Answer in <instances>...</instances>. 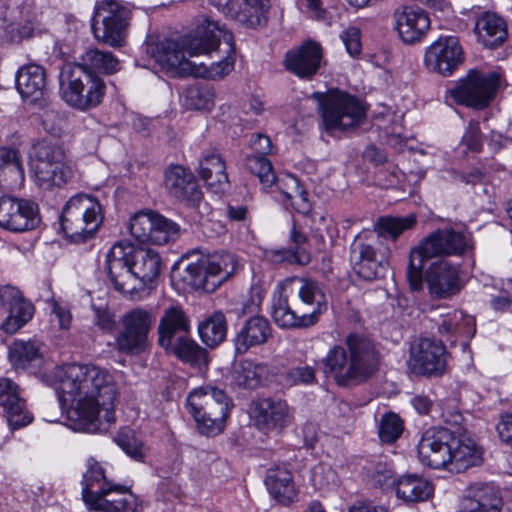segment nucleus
Masks as SVG:
<instances>
[{
  "mask_svg": "<svg viewBox=\"0 0 512 512\" xmlns=\"http://www.w3.org/2000/svg\"><path fill=\"white\" fill-rule=\"evenodd\" d=\"M117 445L132 459L142 462L146 456V446L130 428H122L115 436Z\"/></svg>",
  "mask_w": 512,
  "mask_h": 512,
  "instance_id": "47",
  "label": "nucleus"
},
{
  "mask_svg": "<svg viewBox=\"0 0 512 512\" xmlns=\"http://www.w3.org/2000/svg\"><path fill=\"white\" fill-rule=\"evenodd\" d=\"M25 182L24 168L18 150L0 148V187L9 191L20 189Z\"/></svg>",
  "mask_w": 512,
  "mask_h": 512,
  "instance_id": "34",
  "label": "nucleus"
},
{
  "mask_svg": "<svg viewBox=\"0 0 512 512\" xmlns=\"http://www.w3.org/2000/svg\"><path fill=\"white\" fill-rule=\"evenodd\" d=\"M155 317L144 308H134L120 319V329L115 337V349L127 355H139L151 346L150 332Z\"/></svg>",
  "mask_w": 512,
  "mask_h": 512,
  "instance_id": "14",
  "label": "nucleus"
},
{
  "mask_svg": "<svg viewBox=\"0 0 512 512\" xmlns=\"http://www.w3.org/2000/svg\"><path fill=\"white\" fill-rule=\"evenodd\" d=\"M31 171L35 184L44 190L63 187L73 177L63 148L45 140L34 146Z\"/></svg>",
  "mask_w": 512,
  "mask_h": 512,
  "instance_id": "9",
  "label": "nucleus"
},
{
  "mask_svg": "<svg viewBox=\"0 0 512 512\" xmlns=\"http://www.w3.org/2000/svg\"><path fill=\"white\" fill-rule=\"evenodd\" d=\"M350 259L355 273L366 281L383 277L387 269V263L377 258L373 245L363 242L360 235L351 244Z\"/></svg>",
  "mask_w": 512,
  "mask_h": 512,
  "instance_id": "26",
  "label": "nucleus"
},
{
  "mask_svg": "<svg viewBox=\"0 0 512 512\" xmlns=\"http://www.w3.org/2000/svg\"><path fill=\"white\" fill-rule=\"evenodd\" d=\"M198 332L201 340L209 347H216L224 341L227 335V322L224 314L216 311L206 317L199 325Z\"/></svg>",
  "mask_w": 512,
  "mask_h": 512,
  "instance_id": "46",
  "label": "nucleus"
},
{
  "mask_svg": "<svg viewBox=\"0 0 512 512\" xmlns=\"http://www.w3.org/2000/svg\"><path fill=\"white\" fill-rule=\"evenodd\" d=\"M291 206L301 214H307L311 209V204L307 197V192L300 186L297 192L287 200Z\"/></svg>",
  "mask_w": 512,
  "mask_h": 512,
  "instance_id": "64",
  "label": "nucleus"
},
{
  "mask_svg": "<svg viewBox=\"0 0 512 512\" xmlns=\"http://www.w3.org/2000/svg\"><path fill=\"white\" fill-rule=\"evenodd\" d=\"M310 98L318 105L320 128L330 135L358 127L366 116L365 104L358 97L340 89L313 92Z\"/></svg>",
  "mask_w": 512,
  "mask_h": 512,
  "instance_id": "6",
  "label": "nucleus"
},
{
  "mask_svg": "<svg viewBox=\"0 0 512 512\" xmlns=\"http://www.w3.org/2000/svg\"><path fill=\"white\" fill-rule=\"evenodd\" d=\"M254 421L258 429L279 435L292 420V412L285 401L270 398L261 399L255 404Z\"/></svg>",
  "mask_w": 512,
  "mask_h": 512,
  "instance_id": "25",
  "label": "nucleus"
},
{
  "mask_svg": "<svg viewBox=\"0 0 512 512\" xmlns=\"http://www.w3.org/2000/svg\"><path fill=\"white\" fill-rule=\"evenodd\" d=\"M137 499L126 488L112 484V489L103 496H98L95 502H90V509L101 512H135Z\"/></svg>",
  "mask_w": 512,
  "mask_h": 512,
  "instance_id": "37",
  "label": "nucleus"
},
{
  "mask_svg": "<svg viewBox=\"0 0 512 512\" xmlns=\"http://www.w3.org/2000/svg\"><path fill=\"white\" fill-rule=\"evenodd\" d=\"M462 503V512H500L502 499L498 490L487 483L471 485Z\"/></svg>",
  "mask_w": 512,
  "mask_h": 512,
  "instance_id": "32",
  "label": "nucleus"
},
{
  "mask_svg": "<svg viewBox=\"0 0 512 512\" xmlns=\"http://www.w3.org/2000/svg\"><path fill=\"white\" fill-rule=\"evenodd\" d=\"M393 19L395 30L406 44L422 41L430 30L428 11L417 3L398 7L394 11Z\"/></svg>",
  "mask_w": 512,
  "mask_h": 512,
  "instance_id": "20",
  "label": "nucleus"
},
{
  "mask_svg": "<svg viewBox=\"0 0 512 512\" xmlns=\"http://www.w3.org/2000/svg\"><path fill=\"white\" fill-rule=\"evenodd\" d=\"M473 249L469 235L452 228L437 229L428 234L409 255L407 279L413 290L423 282V269L428 260L445 256H462Z\"/></svg>",
  "mask_w": 512,
  "mask_h": 512,
  "instance_id": "5",
  "label": "nucleus"
},
{
  "mask_svg": "<svg viewBox=\"0 0 512 512\" xmlns=\"http://www.w3.org/2000/svg\"><path fill=\"white\" fill-rule=\"evenodd\" d=\"M269 369L266 364L243 360L234 367L233 383L239 387L254 389L267 380Z\"/></svg>",
  "mask_w": 512,
  "mask_h": 512,
  "instance_id": "43",
  "label": "nucleus"
},
{
  "mask_svg": "<svg viewBox=\"0 0 512 512\" xmlns=\"http://www.w3.org/2000/svg\"><path fill=\"white\" fill-rule=\"evenodd\" d=\"M403 431V423L394 413L385 414L379 425V437L382 442L393 443Z\"/></svg>",
  "mask_w": 512,
  "mask_h": 512,
  "instance_id": "54",
  "label": "nucleus"
},
{
  "mask_svg": "<svg viewBox=\"0 0 512 512\" xmlns=\"http://www.w3.org/2000/svg\"><path fill=\"white\" fill-rule=\"evenodd\" d=\"M0 308L8 313L1 324V330L7 334L16 333L34 315L33 304L26 300L16 287L10 285L0 287Z\"/></svg>",
  "mask_w": 512,
  "mask_h": 512,
  "instance_id": "22",
  "label": "nucleus"
},
{
  "mask_svg": "<svg viewBox=\"0 0 512 512\" xmlns=\"http://www.w3.org/2000/svg\"><path fill=\"white\" fill-rule=\"evenodd\" d=\"M288 375L296 384H310L315 380V370L310 366H299L292 368Z\"/></svg>",
  "mask_w": 512,
  "mask_h": 512,
  "instance_id": "62",
  "label": "nucleus"
},
{
  "mask_svg": "<svg viewBox=\"0 0 512 512\" xmlns=\"http://www.w3.org/2000/svg\"><path fill=\"white\" fill-rule=\"evenodd\" d=\"M273 186H275V188L283 194L286 200H288L294 192L298 191L300 184L296 177L292 175H284L281 177L276 176Z\"/></svg>",
  "mask_w": 512,
  "mask_h": 512,
  "instance_id": "59",
  "label": "nucleus"
},
{
  "mask_svg": "<svg viewBox=\"0 0 512 512\" xmlns=\"http://www.w3.org/2000/svg\"><path fill=\"white\" fill-rule=\"evenodd\" d=\"M497 431L501 441L512 448V410L501 416Z\"/></svg>",
  "mask_w": 512,
  "mask_h": 512,
  "instance_id": "61",
  "label": "nucleus"
},
{
  "mask_svg": "<svg viewBox=\"0 0 512 512\" xmlns=\"http://www.w3.org/2000/svg\"><path fill=\"white\" fill-rule=\"evenodd\" d=\"M451 439L449 428H429L421 436L417 445L419 461L433 469H443L447 466V448Z\"/></svg>",
  "mask_w": 512,
  "mask_h": 512,
  "instance_id": "23",
  "label": "nucleus"
},
{
  "mask_svg": "<svg viewBox=\"0 0 512 512\" xmlns=\"http://www.w3.org/2000/svg\"><path fill=\"white\" fill-rule=\"evenodd\" d=\"M158 343L160 346H171V341L178 336L189 334L190 320L179 304L165 307L158 323Z\"/></svg>",
  "mask_w": 512,
  "mask_h": 512,
  "instance_id": "30",
  "label": "nucleus"
},
{
  "mask_svg": "<svg viewBox=\"0 0 512 512\" xmlns=\"http://www.w3.org/2000/svg\"><path fill=\"white\" fill-rule=\"evenodd\" d=\"M474 325L473 318L460 310H453L442 316L439 331L447 334H468Z\"/></svg>",
  "mask_w": 512,
  "mask_h": 512,
  "instance_id": "50",
  "label": "nucleus"
},
{
  "mask_svg": "<svg viewBox=\"0 0 512 512\" xmlns=\"http://www.w3.org/2000/svg\"><path fill=\"white\" fill-rule=\"evenodd\" d=\"M162 261L153 249H136L126 242H117L106 255V270L115 290L123 294L151 288L159 277Z\"/></svg>",
  "mask_w": 512,
  "mask_h": 512,
  "instance_id": "3",
  "label": "nucleus"
},
{
  "mask_svg": "<svg viewBox=\"0 0 512 512\" xmlns=\"http://www.w3.org/2000/svg\"><path fill=\"white\" fill-rule=\"evenodd\" d=\"M345 344L349 357L342 346H333L322 359L324 373L342 386L366 381L379 366L374 343L363 334L352 333L345 338Z\"/></svg>",
  "mask_w": 512,
  "mask_h": 512,
  "instance_id": "4",
  "label": "nucleus"
},
{
  "mask_svg": "<svg viewBox=\"0 0 512 512\" xmlns=\"http://www.w3.org/2000/svg\"><path fill=\"white\" fill-rule=\"evenodd\" d=\"M164 184L172 197L191 206L198 204L202 198L195 176L183 166L169 167L165 172Z\"/></svg>",
  "mask_w": 512,
  "mask_h": 512,
  "instance_id": "27",
  "label": "nucleus"
},
{
  "mask_svg": "<svg viewBox=\"0 0 512 512\" xmlns=\"http://www.w3.org/2000/svg\"><path fill=\"white\" fill-rule=\"evenodd\" d=\"M185 267L184 281L191 287L207 293L214 292L236 270V259L230 253L198 255Z\"/></svg>",
  "mask_w": 512,
  "mask_h": 512,
  "instance_id": "11",
  "label": "nucleus"
},
{
  "mask_svg": "<svg viewBox=\"0 0 512 512\" xmlns=\"http://www.w3.org/2000/svg\"><path fill=\"white\" fill-rule=\"evenodd\" d=\"M161 347L181 362L193 368L201 370L208 365L209 359L207 350L193 340L189 334L178 336L171 341V346Z\"/></svg>",
  "mask_w": 512,
  "mask_h": 512,
  "instance_id": "35",
  "label": "nucleus"
},
{
  "mask_svg": "<svg viewBox=\"0 0 512 512\" xmlns=\"http://www.w3.org/2000/svg\"><path fill=\"white\" fill-rule=\"evenodd\" d=\"M112 489V484L107 481L102 466L94 459L87 460V470L82 480V497L88 505L95 502L98 496L107 494Z\"/></svg>",
  "mask_w": 512,
  "mask_h": 512,
  "instance_id": "38",
  "label": "nucleus"
},
{
  "mask_svg": "<svg viewBox=\"0 0 512 512\" xmlns=\"http://www.w3.org/2000/svg\"><path fill=\"white\" fill-rule=\"evenodd\" d=\"M271 315L281 328H305L315 324V313H302L298 315L288 303L286 296L279 294L273 297Z\"/></svg>",
  "mask_w": 512,
  "mask_h": 512,
  "instance_id": "36",
  "label": "nucleus"
},
{
  "mask_svg": "<svg viewBox=\"0 0 512 512\" xmlns=\"http://www.w3.org/2000/svg\"><path fill=\"white\" fill-rule=\"evenodd\" d=\"M59 81L63 100L79 110L98 106L106 92L105 82L100 76L71 62L63 65Z\"/></svg>",
  "mask_w": 512,
  "mask_h": 512,
  "instance_id": "8",
  "label": "nucleus"
},
{
  "mask_svg": "<svg viewBox=\"0 0 512 512\" xmlns=\"http://www.w3.org/2000/svg\"><path fill=\"white\" fill-rule=\"evenodd\" d=\"M131 235L141 243L163 245L177 233V225L153 212L136 213L130 220Z\"/></svg>",
  "mask_w": 512,
  "mask_h": 512,
  "instance_id": "19",
  "label": "nucleus"
},
{
  "mask_svg": "<svg viewBox=\"0 0 512 512\" xmlns=\"http://www.w3.org/2000/svg\"><path fill=\"white\" fill-rule=\"evenodd\" d=\"M3 412L11 430L23 428L33 420L32 414L26 409L25 402L19 395L3 407Z\"/></svg>",
  "mask_w": 512,
  "mask_h": 512,
  "instance_id": "52",
  "label": "nucleus"
},
{
  "mask_svg": "<svg viewBox=\"0 0 512 512\" xmlns=\"http://www.w3.org/2000/svg\"><path fill=\"white\" fill-rule=\"evenodd\" d=\"M75 65L83 67L84 70L91 71L96 74H113L119 70L118 59L108 51H101L97 48H89L80 56L79 62Z\"/></svg>",
  "mask_w": 512,
  "mask_h": 512,
  "instance_id": "45",
  "label": "nucleus"
},
{
  "mask_svg": "<svg viewBox=\"0 0 512 512\" xmlns=\"http://www.w3.org/2000/svg\"><path fill=\"white\" fill-rule=\"evenodd\" d=\"M186 402L200 433L212 436L223 431L232 407L224 390L213 385L201 386L189 393Z\"/></svg>",
  "mask_w": 512,
  "mask_h": 512,
  "instance_id": "7",
  "label": "nucleus"
},
{
  "mask_svg": "<svg viewBox=\"0 0 512 512\" xmlns=\"http://www.w3.org/2000/svg\"><path fill=\"white\" fill-rule=\"evenodd\" d=\"M16 88L23 99L35 102L47 92L46 71L38 64H27L16 73Z\"/></svg>",
  "mask_w": 512,
  "mask_h": 512,
  "instance_id": "31",
  "label": "nucleus"
},
{
  "mask_svg": "<svg viewBox=\"0 0 512 512\" xmlns=\"http://www.w3.org/2000/svg\"><path fill=\"white\" fill-rule=\"evenodd\" d=\"M417 4L427 8L436 18H448L453 13L451 4L446 0H417Z\"/></svg>",
  "mask_w": 512,
  "mask_h": 512,
  "instance_id": "57",
  "label": "nucleus"
},
{
  "mask_svg": "<svg viewBox=\"0 0 512 512\" xmlns=\"http://www.w3.org/2000/svg\"><path fill=\"white\" fill-rule=\"evenodd\" d=\"M341 39L346 47L347 52L355 57L361 52L360 30L356 27H350L343 31Z\"/></svg>",
  "mask_w": 512,
  "mask_h": 512,
  "instance_id": "58",
  "label": "nucleus"
},
{
  "mask_svg": "<svg viewBox=\"0 0 512 512\" xmlns=\"http://www.w3.org/2000/svg\"><path fill=\"white\" fill-rule=\"evenodd\" d=\"M461 144L466 147L468 151L479 152L482 148V137L480 127L477 122H470L463 137Z\"/></svg>",
  "mask_w": 512,
  "mask_h": 512,
  "instance_id": "55",
  "label": "nucleus"
},
{
  "mask_svg": "<svg viewBox=\"0 0 512 512\" xmlns=\"http://www.w3.org/2000/svg\"><path fill=\"white\" fill-rule=\"evenodd\" d=\"M245 165L252 174L258 177L263 188L273 187L276 175L267 157L248 155Z\"/></svg>",
  "mask_w": 512,
  "mask_h": 512,
  "instance_id": "53",
  "label": "nucleus"
},
{
  "mask_svg": "<svg viewBox=\"0 0 512 512\" xmlns=\"http://www.w3.org/2000/svg\"><path fill=\"white\" fill-rule=\"evenodd\" d=\"M447 450L450 459L445 468L451 472L460 473L482 462L481 448L467 431L460 428L451 430Z\"/></svg>",
  "mask_w": 512,
  "mask_h": 512,
  "instance_id": "21",
  "label": "nucleus"
},
{
  "mask_svg": "<svg viewBox=\"0 0 512 512\" xmlns=\"http://www.w3.org/2000/svg\"><path fill=\"white\" fill-rule=\"evenodd\" d=\"M199 175L207 187L215 193H222L228 187L226 166L216 150L204 152L199 160Z\"/></svg>",
  "mask_w": 512,
  "mask_h": 512,
  "instance_id": "33",
  "label": "nucleus"
},
{
  "mask_svg": "<svg viewBox=\"0 0 512 512\" xmlns=\"http://www.w3.org/2000/svg\"><path fill=\"white\" fill-rule=\"evenodd\" d=\"M464 62V52L456 36H441L427 47L426 67L442 76H450Z\"/></svg>",
  "mask_w": 512,
  "mask_h": 512,
  "instance_id": "16",
  "label": "nucleus"
},
{
  "mask_svg": "<svg viewBox=\"0 0 512 512\" xmlns=\"http://www.w3.org/2000/svg\"><path fill=\"white\" fill-rule=\"evenodd\" d=\"M475 33L486 47L495 48L507 38V25L495 13L487 12L476 21Z\"/></svg>",
  "mask_w": 512,
  "mask_h": 512,
  "instance_id": "39",
  "label": "nucleus"
},
{
  "mask_svg": "<svg viewBox=\"0 0 512 512\" xmlns=\"http://www.w3.org/2000/svg\"><path fill=\"white\" fill-rule=\"evenodd\" d=\"M432 493V484L420 476L409 474L396 481V495L405 502L425 501Z\"/></svg>",
  "mask_w": 512,
  "mask_h": 512,
  "instance_id": "42",
  "label": "nucleus"
},
{
  "mask_svg": "<svg viewBox=\"0 0 512 512\" xmlns=\"http://www.w3.org/2000/svg\"><path fill=\"white\" fill-rule=\"evenodd\" d=\"M131 11L117 0H103L91 19L94 38L106 45L120 47L124 42Z\"/></svg>",
  "mask_w": 512,
  "mask_h": 512,
  "instance_id": "13",
  "label": "nucleus"
},
{
  "mask_svg": "<svg viewBox=\"0 0 512 512\" xmlns=\"http://www.w3.org/2000/svg\"><path fill=\"white\" fill-rule=\"evenodd\" d=\"M219 11L251 28L267 22L268 0H209Z\"/></svg>",
  "mask_w": 512,
  "mask_h": 512,
  "instance_id": "24",
  "label": "nucleus"
},
{
  "mask_svg": "<svg viewBox=\"0 0 512 512\" xmlns=\"http://www.w3.org/2000/svg\"><path fill=\"white\" fill-rule=\"evenodd\" d=\"M9 355L18 367H26L41 361L38 347L31 341L15 340L10 347Z\"/></svg>",
  "mask_w": 512,
  "mask_h": 512,
  "instance_id": "49",
  "label": "nucleus"
},
{
  "mask_svg": "<svg viewBox=\"0 0 512 512\" xmlns=\"http://www.w3.org/2000/svg\"><path fill=\"white\" fill-rule=\"evenodd\" d=\"M221 39L230 44L232 35L226 32L225 28L216 21L201 16L197 20L192 34L183 36L178 40L149 41L146 44V52L164 70L189 73L202 78L220 79L233 70L234 61L232 58L226 57L209 65L204 62L198 64L190 58L210 54L218 48Z\"/></svg>",
  "mask_w": 512,
  "mask_h": 512,
  "instance_id": "2",
  "label": "nucleus"
},
{
  "mask_svg": "<svg viewBox=\"0 0 512 512\" xmlns=\"http://www.w3.org/2000/svg\"><path fill=\"white\" fill-rule=\"evenodd\" d=\"M17 396L18 386L9 378H0V406H7Z\"/></svg>",
  "mask_w": 512,
  "mask_h": 512,
  "instance_id": "60",
  "label": "nucleus"
},
{
  "mask_svg": "<svg viewBox=\"0 0 512 512\" xmlns=\"http://www.w3.org/2000/svg\"><path fill=\"white\" fill-rule=\"evenodd\" d=\"M291 241L296 248L271 249L265 252V257L272 263L298 264L306 266L311 261L310 253L301 247L307 241V237L294 226L290 233Z\"/></svg>",
  "mask_w": 512,
  "mask_h": 512,
  "instance_id": "40",
  "label": "nucleus"
},
{
  "mask_svg": "<svg viewBox=\"0 0 512 512\" xmlns=\"http://www.w3.org/2000/svg\"><path fill=\"white\" fill-rule=\"evenodd\" d=\"M272 329L268 320L260 315H253L244 321L234 337L237 354H245L251 348L265 344L271 337Z\"/></svg>",
  "mask_w": 512,
  "mask_h": 512,
  "instance_id": "29",
  "label": "nucleus"
},
{
  "mask_svg": "<svg viewBox=\"0 0 512 512\" xmlns=\"http://www.w3.org/2000/svg\"><path fill=\"white\" fill-rule=\"evenodd\" d=\"M185 103L190 109L211 110L214 106V92L207 85H191L186 90Z\"/></svg>",
  "mask_w": 512,
  "mask_h": 512,
  "instance_id": "51",
  "label": "nucleus"
},
{
  "mask_svg": "<svg viewBox=\"0 0 512 512\" xmlns=\"http://www.w3.org/2000/svg\"><path fill=\"white\" fill-rule=\"evenodd\" d=\"M39 222V209L35 202L0 197V227L11 232H24L36 228Z\"/></svg>",
  "mask_w": 512,
  "mask_h": 512,
  "instance_id": "17",
  "label": "nucleus"
},
{
  "mask_svg": "<svg viewBox=\"0 0 512 512\" xmlns=\"http://www.w3.org/2000/svg\"><path fill=\"white\" fill-rule=\"evenodd\" d=\"M265 484L269 493L284 505L291 503L296 497V489L292 474L285 468L268 471Z\"/></svg>",
  "mask_w": 512,
  "mask_h": 512,
  "instance_id": "41",
  "label": "nucleus"
},
{
  "mask_svg": "<svg viewBox=\"0 0 512 512\" xmlns=\"http://www.w3.org/2000/svg\"><path fill=\"white\" fill-rule=\"evenodd\" d=\"M322 60V48L319 43L307 41L298 49L289 51L285 56L287 70L300 78H310L319 69Z\"/></svg>",
  "mask_w": 512,
  "mask_h": 512,
  "instance_id": "28",
  "label": "nucleus"
},
{
  "mask_svg": "<svg viewBox=\"0 0 512 512\" xmlns=\"http://www.w3.org/2000/svg\"><path fill=\"white\" fill-rule=\"evenodd\" d=\"M409 352L408 364L415 374L437 377L445 372L447 351L442 341L421 337L411 344Z\"/></svg>",
  "mask_w": 512,
  "mask_h": 512,
  "instance_id": "15",
  "label": "nucleus"
},
{
  "mask_svg": "<svg viewBox=\"0 0 512 512\" xmlns=\"http://www.w3.org/2000/svg\"><path fill=\"white\" fill-rule=\"evenodd\" d=\"M51 310V321H57L59 329H69L72 322V315L69 307L64 303L52 301Z\"/></svg>",
  "mask_w": 512,
  "mask_h": 512,
  "instance_id": "56",
  "label": "nucleus"
},
{
  "mask_svg": "<svg viewBox=\"0 0 512 512\" xmlns=\"http://www.w3.org/2000/svg\"><path fill=\"white\" fill-rule=\"evenodd\" d=\"M503 83L498 71L471 69L449 90L456 103L482 110L490 105Z\"/></svg>",
  "mask_w": 512,
  "mask_h": 512,
  "instance_id": "12",
  "label": "nucleus"
},
{
  "mask_svg": "<svg viewBox=\"0 0 512 512\" xmlns=\"http://www.w3.org/2000/svg\"><path fill=\"white\" fill-rule=\"evenodd\" d=\"M251 148L253 150L251 155L266 157L272 152V143L267 135L259 133L251 141Z\"/></svg>",
  "mask_w": 512,
  "mask_h": 512,
  "instance_id": "63",
  "label": "nucleus"
},
{
  "mask_svg": "<svg viewBox=\"0 0 512 512\" xmlns=\"http://www.w3.org/2000/svg\"><path fill=\"white\" fill-rule=\"evenodd\" d=\"M298 283V296L300 300L306 304L312 306L310 313H315V323L318 321L319 315L326 310V297L319 284L315 281L292 277L286 280L284 289L287 285Z\"/></svg>",
  "mask_w": 512,
  "mask_h": 512,
  "instance_id": "44",
  "label": "nucleus"
},
{
  "mask_svg": "<svg viewBox=\"0 0 512 512\" xmlns=\"http://www.w3.org/2000/svg\"><path fill=\"white\" fill-rule=\"evenodd\" d=\"M53 387L62 404L70 407L69 418L80 429L95 433L102 424L115 422L118 390L113 376L93 364L71 363L56 367Z\"/></svg>",
  "mask_w": 512,
  "mask_h": 512,
  "instance_id": "1",
  "label": "nucleus"
},
{
  "mask_svg": "<svg viewBox=\"0 0 512 512\" xmlns=\"http://www.w3.org/2000/svg\"><path fill=\"white\" fill-rule=\"evenodd\" d=\"M416 224L414 215L404 217L385 216L378 219L376 227L380 235H386L396 240L404 231L412 229Z\"/></svg>",
  "mask_w": 512,
  "mask_h": 512,
  "instance_id": "48",
  "label": "nucleus"
},
{
  "mask_svg": "<svg viewBox=\"0 0 512 512\" xmlns=\"http://www.w3.org/2000/svg\"><path fill=\"white\" fill-rule=\"evenodd\" d=\"M102 220L100 203L87 194L79 193L72 196L65 204L60 224L68 238L81 242L94 235Z\"/></svg>",
  "mask_w": 512,
  "mask_h": 512,
  "instance_id": "10",
  "label": "nucleus"
},
{
  "mask_svg": "<svg viewBox=\"0 0 512 512\" xmlns=\"http://www.w3.org/2000/svg\"><path fill=\"white\" fill-rule=\"evenodd\" d=\"M425 281L434 299H450L464 288L460 266L447 260L433 262L426 271Z\"/></svg>",
  "mask_w": 512,
  "mask_h": 512,
  "instance_id": "18",
  "label": "nucleus"
}]
</instances>
